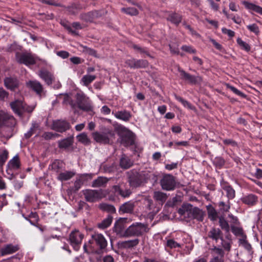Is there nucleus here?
<instances>
[{
  "mask_svg": "<svg viewBox=\"0 0 262 262\" xmlns=\"http://www.w3.org/2000/svg\"><path fill=\"white\" fill-rule=\"evenodd\" d=\"M225 190L226 191L227 195L229 199H233L235 196V191L230 186H227L225 188Z\"/></svg>",
  "mask_w": 262,
  "mask_h": 262,
  "instance_id": "nucleus-56",
  "label": "nucleus"
},
{
  "mask_svg": "<svg viewBox=\"0 0 262 262\" xmlns=\"http://www.w3.org/2000/svg\"><path fill=\"white\" fill-rule=\"evenodd\" d=\"M237 42L241 48L245 50L247 52H248L250 50V46L247 43L242 40L241 38H238L237 39Z\"/></svg>",
  "mask_w": 262,
  "mask_h": 262,
  "instance_id": "nucleus-52",
  "label": "nucleus"
},
{
  "mask_svg": "<svg viewBox=\"0 0 262 262\" xmlns=\"http://www.w3.org/2000/svg\"><path fill=\"white\" fill-rule=\"evenodd\" d=\"M145 202L146 208L149 210L148 216L152 219L154 216L161 210L162 205L155 204L152 200L148 198L145 199Z\"/></svg>",
  "mask_w": 262,
  "mask_h": 262,
  "instance_id": "nucleus-12",
  "label": "nucleus"
},
{
  "mask_svg": "<svg viewBox=\"0 0 262 262\" xmlns=\"http://www.w3.org/2000/svg\"><path fill=\"white\" fill-rule=\"evenodd\" d=\"M83 51L86 53H87V54H89L90 55L94 56H97L96 51L95 50L93 49L88 48L87 47H83Z\"/></svg>",
  "mask_w": 262,
  "mask_h": 262,
  "instance_id": "nucleus-62",
  "label": "nucleus"
},
{
  "mask_svg": "<svg viewBox=\"0 0 262 262\" xmlns=\"http://www.w3.org/2000/svg\"><path fill=\"white\" fill-rule=\"evenodd\" d=\"M4 84L7 89L13 90L18 87L19 82L15 78L6 77L4 80Z\"/></svg>",
  "mask_w": 262,
  "mask_h": 262,
  "instance_id": "nucleus-25",
  "label": "nucleus"
},
{
  "mask_svg": "<svg viewBox=\"0 0 262 262\" xmlns=\"http://www.w3.org/2000/svg\"><path fill=\"white\" fill-rule=\"evenodd\" d=\"M167 197L168 196L166 193L159 191L154 192L153 195L154 199L156 201L159 202L158 204H161L162 206L166 201Z\"/></svg>",
  "mask_w": 262,
  "mask_h": 262,
  "instance_id": "nucleus-32",
  "label": "nucleus"
},
{
  "mask_svg": "<svg viewBox=\"0 0 262 262\" xmlns=\"http://www.w3.org/2000/svg\"><path fill=\"white\" fill-rule=\"evenodd\" d=\"M115 136L114 131L109 128H105L103 132H95L92 133L94 140L98 143L103 144H110Z\"/></svg>",
  "mask_w": 262,
  "mask_h": 262,
  "instance_id": "nucleus-2",
  "label": "nucleus"
},
{
  "mask_svg": "<svg viewBox=\"0 0 262 262\" xmlns=\"http://www.w3.org/2000/svg\"><path fill=\"white\" fill-rule=\"evenodd\" d=\"M239 243L240 245L242 246L248 250H250L251 248L250 244H249L246 240V236L245 235H243L242 238L239 239Z\"/></svg>",
  "mask_w": 262,
  "mask_h": 262,
  "instance_id": "nucleus-49",
  "label": "nucleus"
},
{
  "mask_svg": "<svg viewBox=\"0 0 262 262\" xmlns=\"http://www.w3.org/2000/svg\"><path fill=\"white\" fill-rule=\"evenodd\" d=\"M96 78V76L92 75H85L82 77L81 82L84 86H88L92 81Z\"/></svg>",
  "mask_w": 262,
  "mask_h": 262,
  "instance_id": "nucleus-41",
  "label": "nucleus"
},
{
  "mask_svg": "<svg viewBox=\"0 0 262 262\" xmlns=\"http://www.w3.org/2000/svg\"><path fill=\"white\" fill-rule=\"evenodd\" d=\"M68 31L73 35H78V33L77 30L81 29L82 27L80 23L75 22L72 24L71 26H68L66 27Z\"/></svg>",
  "mask_w": 262,
  "mask_h": 262,
  "instance_id": "nucleus-34",
  "label": "nucleus"
},
{
  "mask_svg": "<svg viewBox=\"0 0 262 262\" xmlns=\"http://www.w3.org/2000/svg\"><path fill=\"white\" fill-rule=\"evenodd\" d=\"M103 169L106 172H112L116 170V165L114 163H113L111 165L105 164L103 166Z\"/></svg>",
  "mask_w": 262,
  "mask_h": 262,
  "instance_id": "nucleus-57",
  "label": "nucleus"
},
{
  "mask_svg": "<svg viewBox=\"0 0 262 262\" xmlns=\"http://www.w3.org/2000/svg\"><path fill=\"white\" fill-rule=\"evenodd\" d=\"M8 157V151L5 149L0 151V166H2L7 161Z\"/></svg>",
  "mask_w": 262,
  "mask_h": 262,
  "instance_id": "nucleus-46",
  "label": "nucleus"
},
{
  "mask_svg": "<svg viewBox=\"0 0 262 262\" xmlns=\"http://www.w3.org/2000/svg\"><path fill=\"white\" fill-rule=\"evenodd\" d=\"M16 59L18 63L24 64L27 66L34 65L39 60L38 57L30 52H25L20 54L17 53Z\"/></svg>",
  "mask_w": 262,
  "mask_h": 262,
  "instance_id": "nucleus-5",
  "label": "nucleus"
},
{
  "mask_svg": "<svg viewBox=\"0 0 262 262\" xmlns=\"http://www.w3.org/2000/svg\"><path fill=\"white\" fill-rule=\"evenodd\" d=\"M231 228L232 232L235 235H241L242 236H243V235H245L243 234V229L241 228L236 227L233 225H231Z\"/></svg>",
  "mask_w": 262,
  "mask_h": 262,
  "instance_id": "nucleus-55",
  "label": "nucleus"
},
{
  "mask_svg": "<svg viewBox=\"0 0 262 262\" xmlns=\"http://www.w3.org/2000/svg\"><path fill=\"white\" fill-rule=\"evenodd\" d=\"M117 130L122 144L125 146H128L134 143V134L130 130L122 125L118 127Z\"/></svg>",
  "mask_w": 262,
  "mask_h": 262,
  "instance_id": "nucleus-3",
  "label": "nucleus"
},
{
  "mask_svg": "<svg viewBox=\"0 0 262 262\" xmlns=\"http://www.w3.org/2000/svg\"><path fill=\"white\" fill-rule=\"evenodd\" d=\"M205 215L204 212L198 207H193L192 219H195L199 221H203Z\"/></svg>",
  "mask_w": 262,
  "mask_h": 262,
  "instance_id": "nucleus-31",
  "label": "nucleus"
},
{
  "mask_svg": "<svg viewBox=\"0 0 262 262\" xmlns=\"http://www.w3.org/2000/svg\"><path fill=\"white\" fill-rule=\"evenodd\" d=\"M174 97L178 101L180 102L184 107H187V108L191 110H195V107L187 100L184 99L179 96H177V95H174Z\"/></svg>",
  "mask_w": 262,
  "mask_h": 262,
  "instance_id": "nucleus-42",
  "label": "nucleus"
},
{
  "mask_svg": "<svg viewBox=\"0 0 262 262\" xmlns=\"http://www.w3.org/2000/svg\"><path fill=\"white\" fill-rule=\"evenodd\" d=\"M247 28L251 32L258 34L259 31L258 27L255 24L247 26Z\"/></svg>",
  "mask_w": 262,
  "mask_h": 262,
  "instance_id": "nucleus-59",
  "label": "nucleus"
},
{
  "mask_svg": "<svg viewBox=\"0 0 262 262\" xmlns=\"http://www.w3.org/2000/svg\"><path fill=\"white\" fill-rule=\"evenodd\" d=\"M121 11L130 15H137L138 14V11L135 8H122Z\"/></svg>",
  "mask_w": 262,
  "mask_h": 262,
  "instance_id": "nucleus-50",
  "label": "nucleus"
},
{
  "mask_svg": "<svg viewBox=\"0 0 262 262\" xmlns=\"http://www.w3.org/2000/svg\"><path fill=\"white\" fill-rule=\"evenodd\" d=\"M166 19L175 25L178 26L181 22L182 16L178 13L172 12L169 14Z\"/></svg>",
  "mask_w": 262,
  "mask_h": 262,
  "instance_id": "nucleus-28",
  "label": "nucleus"
},
{
  "mask_svg": "<svg viewBox=\"0 0 262 262\" xmlns=\"http://www.w3.org/2000/svg\"><path fill=\"white\" fill-rule=\"evenodd\" d=\"M134 203L127 202L122 204L120 207V211L122 213H132L134 209Z\"/></svg>",
  "mask_w": 262,
  "mask_h": 262,
  "instance_id": "nucleus-33",
  "label": "nucleus"
},
{
  "mask_svg": "<svg viewBox=\"0 0 262 262\" xmlns=\"http://www.w3.org/2000/svg\"><path fill=\"white\" fill-rule=\"evenodd\" d=\"M147 228L145 225L136 223L133 224L125 230L126 237L139 236L146 232Z\"/></svg>",
  "mask_w": 262,
  "mask_h": 262,
  "instance_id": "nucleus-4",
  "label": "nucleus"
},
{
  "mask_svg": "<svg viewBox=\"0 0 262 262\" xmlns=\"http://www.w3.org/2000/svg\"><path fill=\"white\" fill-rule=\"evenodd\" d=\"M73 137H70L58 141V146L60 149H67L68 148L73 145Z\"/></svg>",
  "mask_w": 262,
  "mask_h": 262,
  "instance_id": "nucleus-24",
  "label": "nucleus"
},
{
  "mask_svg": "<svg viewBox=\"0 0 262 262\" xmlns=\"http://www.w3.org/2000/svg\"><path fill=\"white\" fill-rule=\"evenodd\" d=\"M76 99L78 107L80 110L87 112L93 111V107L92 102L88 98L85 97L84 94L82 93H77Z\"/></svg>",
  "mask_w": 262,
  "mask_h": 262,
  "instance_id": "nucleus-6",
  "label": "nucleus"
},
{
  "mask_svg": "<svg viewBox=\"0 0 262 262\" xmlns=\"http://www.w3.org/2000/svg\"><path fill=\"white\" fill-rule=\"evenodd\" d=\"M133 165V162L126 155H122L120 159V166L122 168L128 169Z\"/></svg>",
  "mask_w": 262,
  "mask_h": 262,
  "instance_id": "nucleus-29",
  "label": "nucleus"
},
{
  "mask_svg": "<svg viewBox=\"0 0 262 262\" xmlns=\"http://www.w3.org/2000/svg\"><path fill=\"white\" fill-rule=\"evenodd\" d=\"M148 62L146 60L136 59L135 69L144 68L148 66Z\"/></svg>",
  "mask_w": 262,
  "mask_h": 262,
  "instance_id": "nucleus-51",
  "label": "nucleus"
},
{
  "mask_svg": "<svg viewBox=\"0 0 262 262\" xmlns=\"http://www.w3.org/2000/svg\"><path fill=\"white\" fill-rule=\"evenodd\" d=\"M242 4L249 11H253L260 15H262V7L248 1H243Z\"/></svg>",
  "mask_w": 262,
  "mask_h": 262,
  "instance_id": "nucleus-26",
  "label": "nucleus"
},
{
  "mask_svg": "<svg viewBox=\"0 0 262 262\" xmlns=\"http://www.w3.org/2000/svg\"><path fill=\"white\" fill-rule=\"evenodd\" d=\"M125 64L130 68L135 69L136 59L131 58L125 61Z\"/></svg>",
  "mask_w": 262,
  "mask_h": 262,
  "instance_id": "nucleus-63",
  "label": "nucleus"
},
{
  "mask_svg": "<svg viewBox=\"0 0 262 262\" xmlns=\"http://www.w3.org/2000/svg\"><path fill=\"white\" fill-rule=\"evenodd\" d=\"M208 237L216 242L219 239L223 241V233L219 228H212L208 233Z\"/></svg>",
  "mask_w": 262,
  "mask_h": 262,
  "instance_id": "nucleus-23",
  "label": "nucleus"
},
{
  "mask_svg": "<svg viewBox=\"0 0 262 262\" xmlns=\"http://www.w3.org/2000/svg\"><path fill=\"white\" fill-rule=\"evenodd\" d=\"M210 251L212 257L223 258L224 257V252L221 248L214 246L213 248L210 249Z\"/></svg>",
  "mask_w": 262,
  "mask_h": 262,
  "instance_id": "nucleus-40",
  "label": "nucleus"
},
{
  "mask_svg": "<svg viewBox=\"0 0 262 262\" xmlns=\"http://www.w3.org/2000/svg\"><path fill=\"white\" fill-rule=\"evenodd\" d=\"M228 88L230 90H231L234 93L236 94L237 95L240 96H241L242 97H246V95L244 94H243L242 92H241L240 91L237 90L235 87H234L233 86H229Z\"/></svg>",
  "mask_w": 262,
  "mask_h": 262,
  "instance_id": "nucleus-61",
  "label": "nucleus"
},
{
  "mask_svg": "<svg viewBox=\"0 0 262 262\" xmlns=\"http://www.w3.org/2000/svg\"><path fill=\"white\" fill-rule=\"evenodd\" d=\"M20 167V161L19 157L15 156L7 164V172L8 174L18 170Z\"/></svg>",
  "mask_w": 262,
  "mask_h": 262,
  "instance_id": "nucleus-18",
  "label": "nucleus"
},
{
  "mask_svg": "<svg viewBox=\"0 0 262 262\" xmlns=\"http://www.w3.org/2000/svg\"><path fill=\"white\" fill-rule=\"evenodd\" d=\"M75 173L71 171L60 172L57 177V179L61 181H67L75 176Z\"/></svg>",
  "mask_w": 262,
  "mask_h": 262,
  "instance_id": "nucleus-36",
  "label": "nucleus"
},
{
  "mask_svg": "<svg viewBox=\"0 0 262 262\" xmlns=\"http://www.w3.org/2000/svg\"><path fill=\"white\" fill-rule=\"evenodd\" d=\"M99 207L103 211H106L111 213H115L116 211L115 208L111 205L103 203L100 205Z\"/></svg>",
  "mask_w": 262,
  "mask_h": 262,
  "instance_id": "nucleus-48",
  "label": "nucleus"
},
{
  "mask_svg": "<svg viewBox=\"0 0 262 262\" xmlns=\"http://www.w3.org/2000/svg\"><path fill=\"white\" fill-rule=\"evenodd\" d=\"M126 227V219H120L116 222L113 231L118 235L126 237L125 229Z\"/></svg>",
  "mask_w": 262,
  "mask_h": 262,
  "instance_id": "nucleus-14",
  "label": "nucleus"
},
{
  "mask_svg": "<svg viewBox=\"0 0 262 262\" xmlns=\"http://www.w3.org/2000/svg\"><path fill=\"white\" fill-rule=\"evenodd\" d=\"M219 225L221 228L226 232L230 231V226L227 221L224 217H220Z\"/></svg>",
  "mask_w": 262,
  "mask_h": 262,
  "instance_id": "nucleus-45",
  "label": "nucleus"
},
{
  "mask_svg": "<svg viewBox=\"0 0 262 262\" xmlns=\"http://www.w3.org/2000/svg\"><path fill=\"white\" fill-rule=\"evenodd\" d=\"M38 125L37 123H34L32 125V127L30 128V130L25 134V136L27 138H29L33 134L34 130L35 128H38Z\"/></svg>",
  "mask_w": 262,
  "mask_h": 262,
  "instance_id": "nucleus-58",
  "label": "nucleus"
},
{
  "mask_svg": "<svg viewBox=\"0 0 262 262\" xmlns=\"http://www.w3.org/2000/svg\"><path fill=\"white\" fill-rule=\"evenodd\" d=\"M19 250V247L17 245L7 244L5 245L1 249V254L2 256L11 254L15 253Z\"/></svg>",
  "mask_w": 262,
  "mask_h": 262,
  "instance_id": "nucleus-20",
  "label": "nucleus"
},
{
  "mask_svg": "<svg viewBox=\"0 0 262 262\" xmlns=\"http://www.w3.org/2000/svg\"><path fill=\"white\" fill-rule=\"evenodd\" d=\"M63 166L61 161L56 160L51 165V169L56 173H60Z\"/></svg>",
  "mask_w": 262,
  "mask_h": 262,
  "instance_id": "nucleus-44",
  "label": "nucleus"
},
{
  "mask_svg": "<svg viewBox=\"0 0 262 262\" xmlns=\"http://www.w3.org/2000/svg\"><path fill=\"white\" fill-rule=\"evenodd\" d=\"M139 243V240L138 238H135L122 242L120 245L123 248H131L138 245Z\"/></svg>",
  "mask_w": 262,
  "mask_h": 262,
  "instance_id": "nucleus-39",
  "label": "nucleus"
},
{
  "mask_svg": "<svg viewBox=\"0 0 262 262\" xmlns=\"http://www.w3.org/2000/svg\"><path fill=\"white\" fill-rule=\"evenodd\" d=\"M70 125L69 122L65 120H56L53 121L52 128L54 130L63 133L69 129Z\"/></svg>",
  "mask_w": 262,
  "mask_h": 262,
  "instance_id": "nucleus-16",
  "label": "nucleus"
},
{
  "mask_svg": "<svg viewBox=\"0 0 262 262\" xmlns=\"http://www.w3.org/2000/svg\"><path fill=\"white\" fill-rule=\"evenodd\" d=\"M108 181V179L105 177H99L93 181L92 186L93 187H103L106 185Z\"/></svg>",
  "mask_w": 262,
  "mask_h": 262,
  "instance_id": "nucleus-37",
  "label": "nucleus"
},
{
  "mask_svg": "<svg viewBox=\"0 0 262 262\" xmlns=\"http://www.w3.org/2000/svg\"><path fill=\"white\" fill-rule=\"evenodd\" d=\"M16 122L13 116L0 110V126L6 125L12 127L16 124Z\"/></svg>",
  "mask_w": 262,
  "mask_h": 262,
  "instance_id": "nucleus-11",
  "label": "nucleus"
},
{
  "mask_svg": "<svg viewBox=\"0 0 262 262\" xmlns=\"http://www.w3.org/2000/svg\"><path fill=\"white\" fill-rule=\"evenodd\" d=\"M10 105L14 113L18 116H21L25 109V104L20 100H16L11 102Z\"/></svg>",
  "mask_w": 262,
  "mask_h": 262,
  "instance_id": "nucleus-17",
  "label": "nucleus"
},
{
  "mask_svg": "<svg viewBox=\"0 0 262 262\" xmlns=\"http://www.w3.org/2000/svg\"><path fill=\"white\" fill-rule=\"evenodd\" d=\"M181 78L191 84H198L202 81V78L199 75L194 76L186 73L183 70L179 69Z\"/></svg>",
  "mask_w": 262,
  "mask_h": 262,
  "instance_id": "nucleus-13",
  "label": "nucleus"
},
{
  "mask_svg": "<svg viewBox=\"0 0 262 262\" xmlns=\"http://www.w3.org/2000/svg\"><path fill=\"white\" fill-rule=\"evenodd\" d=\"M59 136V134L56 133H53L52 132H45L42 135V137L45 140H50L56 138H58Z\"/></svg>",
  "mask_w": 262,
  "mask_h": 262,
  "instance_id": "nucleus-53",
  "label": "nucleus"
},
{
  "mask_svg": "<svg viewBox=\"0 0 262 262\" xmlns=\"http://www.w3.org/2000/svg\"><path fill=\"white\" fill-rule=\"evenodd\" d=\"M84 235L79 230H74L72 231L69 237V241L73 248L77 251L80 248Z\"/></svg>",
  "mask_w": 262,
  "mask_h": 262,
  "instance_id": "nucleus-7",
  "label": "nucleus"
},
{
  "mask_svg": "<svg viewBox=\"0 0 262 262\" xmlns=\"http://www.w3.org/2000/svg\"><path fill=\"white\" fill-rule=\"evenodd\" d=\"M193 206L190 204H184L178 210V212L181 217L186 220L192 219V211Z\"/></svg>",
  "mask_w": 262,
  "mask_h": 262,
  "instance_id": "nucleus-15",
  "label": "nucleus"
},
{
  "mask_svg": "<svg viewBox=\"0 0 262 262\" xmlns=\"http://www.w3.org/2000/svg\"><path fill=\"white\" fill-rule=\"evenodd\" d=\"M113 217L111 215H108L101 222L98 223L97 226L101 229H106L111 225Z\"/></svg>",
  "mask_w": 262,
  "mask_h": 262,
  "instance_id": "nucleus-38",
  "label": "nucleus"
},
{
  "mask_svg": "<svg viewBox=\"0 0 262 262\" xmlns=\"http://www.w3.org/2000/svg\"><path fill=\"white\" fill-rule=\"evenodd\" d=\"M128 182L131 187H137L147 181L153 175L148 171L138 172L131 170L129 172Z\"/></svg>",
  "mask_w": 262,
  "mask_h": 262,
  "instance_id": "nucleus-1",
  "label": "nucleus"
},
{
  "mask_svg": "<svg viewBox=\"0 0 262 262\" xmlns=\"http://www.w3.org/2000/svg\"><path fill=\"white\" fill-rule=\"evenodd\" d=\"M100 16L99 12L95 11L82 14L81 18L86 21H92L94 18H98Z\"/></svg>",
  "mask_w": 262,
  "mask_h": 262,
  "instance_id": "nucleus-30",
  "label": "nucleus"
},
{
  "mask_svg": "<svg viewBox=\"0 0 262 262\" xmlns=\"http://www.w3.org/2000/svg\"><path fill=\"white\" fill-rule=\"evenodd\" d=\"M243 203L248 205L252 206L255 204L257 201V197L253 194H249L244 196L241 199Z\"/></svg>",
  "mask_w": 262,
  "mask_h": 262,
  "instance_id": "nucleus-35",
  "label": "nucleus"
},
{
  "mask_svg": "<svg viewBox=\"0 0 262 262\" xmlns=\"http://www.w3.org/2000/svg\"><path fill=\"white\" fill-rule=\"evenodd\" d=\"M166 246L170 249H174L176 248H180L181 245L172 239H170L167 241Z\"/></svg>",
  "mask_w": 262,
  "mask_h": 262,
  "instance_id": "nucleus-54",
  "label": "nucleus"
},
{
  "mask_svg": "<svg viewBox=\"0 0 262 262\" xmlns=\"http://www.w3.org/2000/svg\"><path fill=\"white\" fill-rule=\"evenodd\" d=\"M85 200L89 202H94L102 198L104 196L102 190L85 189L82 190Z\"/></svg>",
  "mask_w": 262,
  "mask_h": 262,
  "instance_id": "nucleus-8",
  "label": "nucleus"
},
{
  "mask_svg": "<svg viewBox=\"0 0 262 262\" xmlns=\"http://www.w3.org/2000/svg\"><path fill=\"white\" fill-rule=\"evenodd\" d=\"M112 114L116 118L125 122L129 121L132 117L130 112L126 110L118 111L115 113L113 112Z\"/></svg>",
  "mask_w": 262,
  "mask_h": 262,
  "instance_id": "nucleus-27",
  "label": "nucleus"
},
{
  "mask_svg": "<svg viewBox=\"0 0 262 262\" xmlns=\"http://www.w3.org/2000/svg\"><path fill=\"white\" fill-rule=\"evenodd\" d=\"M84 175L81 176V178L79 179H77L75 181L74 183V188L75 190H79L81 186L83 185V180H82V177Z\"/></svg>",
  "mask_w": 262,
  "mask_h": 262,
  "instance_id": "nucleus-60",
  "label": "nucleus"
},
{
  "mask_svg": "<svg viewBox=\"0 0 262 262\" xmlns=\"http://www.w3.org/2000/svg\"><path fill=\"white\" fill-rule=\"evenodd\" d=\"M38 75L48 85H51L54 80L53 75L47 70L40 71Z\"/></svg>",
  "mask_w": 262,
  "mask_h": 262,
  "instance_id": "nucleus-22",
  "label": "nucleus"
},
{
  "mask_svg": "<svg viewBox=\"0 0 262 262\" xmlns=\"http://www.w3.org/2000/svg\"><path fill=\"white\" fill-rule=\"evenodd\" d=\"M122 185L123 184H119L113 186V188L115 193L124 198L128 197L132 193L130 190L129 189H124Z\"/></svg>",
  "mask_w": 262,
  "mask_h": 262,
  "instance_id": "nucleus-21",
  "label": "nucleus"
},
{
  "mask_svg": "<svg viewBox=\"0 0 262 262\" xmlns=\"http://www.w3.org/2000/svg\"><path fill=\"white\" fill-rule=\"evenodd\" d=\"M182 50L190 53H195L196 50L192 48L191 46H183L181 47Z\"/></svg>",
  "mask_w": 262,
  "mask_h": 262,
  "instance_id": "nucleus-64",
  "label": "nucleus"
},
{
  "mask_svg": "<svg viewBox=\"0 0 262 262\" xmlns=\"http://www.w3.org/2000/svg\"><path fill=\"white\" fill-rule=\"evenodd\" d=\"M208 217L211 221H215L217 218V213L216 211L211 206L208 208Z\"/></svg>",
  "mask_w": 262,
  "mask_h": 262,
  "instance_id": "nucleus-47",
  "label": "nucleus"
},
{
  "mask_svg": "<svg viewBox=\"0 0 262 262\" xmlns=\"http://www.w3.org/2000/svg\"><path fill=\"white\" fill-rule=\"evenodd\" d=\"M26 85L28 88L34 91L37 94L40 95L43 92L42 85L37 80H29L26 82Z\"/></svg>",
  "mask_w": 262,
  "mask_h": 262,
  "instance_id": "nucleus-19",
  "label": "nucleus"
},
{
  "mask_svg": "<svg viewBox=\"0 0 262 262\" xmlns=\"http://www.w3.org/2000/svg\"><path fill=\"white\" fill-rule=\"evenodd\" d=\"M78 141L84 145H89L90 144V139L88 138V135L85 133H82L77 136Z\"/></svg>",
  "mask_w": 262,
  "mask_h": 262,
  "instance_id": "nucleus-43",
  "label": "nucleus"
},
{
  "mask_svg": "<svg viewBox=\"0 0 262 262\" xmlns=\"http://www.w3.org/2000/svg\"><path fill=\"white\" fill-rule=\"evenodd\" d=\"M160 184L163 189L167 191L172 190L176 185L175 178L171 174H165L160 181Z\"/></svg>",
  "mask_w": 262,
  "mask_h": 262,
  "instance_id": "nucleus-9",
  "label": "nucleus"
},
{
  "mask_svg": "<svg viewBox=\"0 0 262 262\" xmlns=\"http://www.w3.org/2000/svg\"><path fill=\"white\" fill-rule=\"evenodd\" d=\"M91 238L92 240L89 243H94L100 250H103L107 247V242L103 234L95 232L91 235Z\"/></svg>",
  "mask_w": 262,
  "mask_h": 262,
  "instance_id": "nucleus-10",
  "label": "nucleus"
}]
</instances>
